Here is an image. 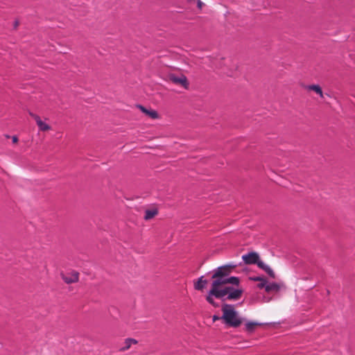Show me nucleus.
Returning a JSON list of instances; mask_svg holds the SVG:
<instances>
[{
    "mask_svg": "<svg viewBox=\"0 0 355 355\" xmlns=\"http://www.w3.org/2000/svg\"><path fill=\"white\" fill-rule=\"evenodd\" d=\"M212 296H214L213 295H210V291L208 293V295L206 297V300L207 301L211 304V305H213L215 307H218V304L216 303L212 297Z\"/></svg>",
    "mask_w": 355,
    "mask_h": 355,
    "instance_id": "obj_17",
    "label": "nucleus"
},
{
    "mask_svg": "<svg viewBox=\"0 0 355 355\" xmlns=\"http://www.w3.org/2000/svg\"><path fill=\"white\" fill-rule=\"evenodd\" d=\"M262 325L261 323L257 322H248L245 323V330L248 332L252 333L254 331V329L259 327Z\"/></svg>",
    "mask_w": 355,
    "mask_h": 355,
    "instance_id": "obj_12",
    "label": "nucleus"
},
{
    "mask_svg": "<svg viewBox=\"0 0 355 355\" xmlns=\"http://www.w3.org/2000/svg\"><path fill=\"white\" fill-rule=\"evenodd\" d=\"M257 266L263 270L270 277H271L273 279L275 278V274L274 271L270 268V266L266 265L263 261H259Z\"/></svg>",
    "mask_w": 355,
    "mask_h": 355,
    "instance_id": "obj_9",
    "label": "nucleus"
},
{
    "mask_svg": "<svg viewBox=\"0 0 355 355\" xmlns=\"http://www.w3.org/2000/svg\"><path fill=\"white\" fill-rule=\"evenodd\" d=\"M167 80L172 83L178 85L185 89H188L189 83L187 78L183 74L177 75L173 73H169L166 76Z\"/></svg>",
    "mask_w": 355,
    "mask_h": 355,
    "instance_id": "obj_3",
    "label": "nucleus"
},
{
    "mask_svg": "<svg viewBox=\"0 0 355 355\" xmlns=\"http://www.w3.org/2000/svg\"><path fill=\"white\" fill-rule=\"evenodd\" d=\"M210 295H213L218 299H222L226 296L227 300H238L241 297L243 289L235 288L233 285L239 286L240 280L239 277H230L228 279H212Z\"/></svg>",
    "mask_w": 355,
    "mask_h": 355,
    "instance_id": "obj_1",
    "label": "nucleus"
},
{
    "mask_svg": "<svg viewBox=\"0 0 355 355\" xmlns=\"http://www.w3.org/2000/svg\"><path fill=\"white\" fill-rule=\"evenodd\" d=\"M62 277L67 284H72L78 281L79 275L78 272L73 271L71 273L62 275Z\"/></svg>",
    "mask_w": 355,
    "mask_h": 355,
    "instance_id": "obj_7",
    "label": "nucleus"
},
{
    "mask_svg": "<svg viewBox=\"0 0 355 355\" xmlns=\"http://www.w3.org/2000/svg\"><path fill=\"white\" fill-rule=\"evenodd\" d=\"M223 319L225 324L230 327H237L242 323V319L239 316L234 305L224 304L222 306Z\"/></svg>",
    "mask_w": 355,
    "mask_h": 355,
    "instance_id": "obj_2",
    "label": "nucleus"
},
{
    "mask_svg": "<svg viewBox=\"0 0 355 355\" xmlns=\"http://www.w3.org/2000/svg\"><path fill=\"white\" fill-rule=\"evenodd\" d=\"M12 142H13L14 144H16V143H17V141H18V138H17V136H13V137H12Z\"/></svg>",
    "mask_w": 355,
    "mask_h": 355,
    "instance_id": "obj_18",
    "label": "nucleus"
},
{
    "mask_svg": "<svg viewBox=\"0 0 355 355\" xmlns=\"http://www.w3.org/2000/svg\"><path fill=\"white\" fill-rule=\"evenodd\" d=\"M30 115L35 119L40 131L45 132L51 130V126L46 123L44 122L39 116L32 112H30Z\"/></svg>",
    "mask_w": 355,
    "mask_h": 355,
    "instance_id": "obj_6",
    "label": "nucleus"
},
{
    "mask_svg": "<svg viewBox=\"0 0 355 355\" xmlns=\"http://www.w3.org/2000/svg\"><path fill=\"white\" fill-rule=\"evenodd\" d=\"M307 90L313 91L321 98H323V92L322 88L318 85H311L306 87Z\"/></svg>",
    "mask_w": 355,
    "mask_h": 355,
    "instance_id": "obj_13",
    "label": "nucleus"
},
{
    "mask_svg": "<svg viewBox=\"0 0 355 355\" xmlns=\"http://www.w3.org/2000/svg\"><path fill=\"white\" fill-rule=\"evenodd\" d=\"M137 343V340L134 338H126L124 341V346L119 349L120 352H125L129 349L132 344L135 345Z\"/></svg>",
    "mask_w": 355,
    "mask_h": 355,
    "instance_id": "obj_10",
    "label": "nucleus"
},
{
    "mask_svg": "<svg viewBox=\"0 0 355 355\" xmlns=\"http://www.w3.org/2000/svg\"><path fill=\"white\" fill-rule=\"evenodd\" d=\"M254 281H257V282H259V283H260V284H258V287L259 288H262L265 287V286H266V284L267 283L266 279L265 278L261 277H255L254 279Z\"/></svg>",
    "mask_w": 355,
    "mask_h": 355,
    "instance_id": "obj_16",
    "label": "nucleus"
},
{
    "mask_svg": "<svg viewBox=\"0 0 355 355\" xmlns=\"http://www.w3.org/2000/svg\"><path fill=\"white\" fill-rule=\"evenodd\" d=\"M220 319H221V318H220V317H219V316H217V315H214V316H213V320H214V322H215V321H216V320H220Z\"/></svg>",
    "mask_w": 355,
    "mask_h": 355,
    "instance_id": "obj_19",
    "label": "nucleus"
},
{
    "mask_svg": "<svg viewBox=\"0 0 355 355\" xmlns=\"http://www.w3.org/2000/svg\"><path fill=\"white\" fill-rule=\"evenodd\" d=\"M137 107L150 118L155 119L159 117L158 113L154 110H148L143 105H139Z\"/></svg>",
    "mask_w": 355,
    "mask_h": 355,
    "instance_id": "obj_8",
    "label": "nucleus"
},
{
    "mask_svg": "<svg viewBox=\"0 0 355 355\" xmlns=\"http://www.w3.org/2000/svg\"><path fill=\"white\" fill-rule=\"evenodd\" d=\"M236 266L234 264L230 263L217 268L214 271L211 279H228L230 277L228 275L236 268Z\"/></svg>",
    "mask_w": 355,
    "mask_h": 355,
    "instance_id": "obj_4",
    "label": "nucleus"
},
{
    "mask_svg": "<svg viewBox=\"0 0 355 355\" xmlns=\"http://www.w3.org/2000/svg\"><path fill=\"white\" fill-rule=\"evenodd\" d=\"M242 259L245 264H258L259 260V254L255 252H252L242 256Z\"/></svg>",
    "mask_w": 355,
    "mask_h": 355,
    "instance_id": "obj_5",
    "label": "nucleus"
},
{
    "mask_svg": "<svg viewBox=\"0 0 355 355\" xmlns=\"http://www.w3.org/2000/svg\"><path fill=\"white\" fill-rule=\"evenodd\" d=\"M207 284V280H203V277H200L198 281L194 284V288L196 290L202 291L205 285Z\"/></svg>",
    "mask_w": 355,
    "mask_h": 355,
    "instance_id": "obj_14",
    "label": "nucleus"
},
{
    "mask_svg": "<svg viewBox=\"0 0 355 355\" xmlns=\"http://www.w3.org/2000/svg\"><path fill=\"white\" fill-rule=\"evenodd\" d=\"M265 289L266 292H270V291H278L279 289V286L276 283H272L270 284L265 286Z\"/></svg>",
    "mask_w": 355,
    "mask_h": 355,
    "instance_id": "obj_15",
    "label": "nucleus"
},
{
    "mask_svg": "<svg viewBox=\"0 0 355 355\" xmlns=\"http://www.w3.org/2000/svg\"><path fill=\"white\" fill-rule=\"evenodd\" d=\"M157 214H158V211L157 209H146L145 211V214H144V218L146 220H150L153 218H154L155 216H157Z\"/></svg>",
    "mask_w": 355,
    "mask_h": 355,
    "instance_id": "obj_11",
    "label": "nucleus"
},
{
    "mask_svg": "<svg viewBox=\"0 0 355 355\" xmlns=\"http://www.w3.org/2000/svg\"><path fill=\"white\" fill-rule=\"evenodd\" d=\"M17 26H18V22H17V21H16V22H15V27H17Z\"/></svg>",
    "mask_w": 355,
    "mask_h": 355,
    "instance_id": "obj_20",
    "label": "nucleus"
}]
</instances>
